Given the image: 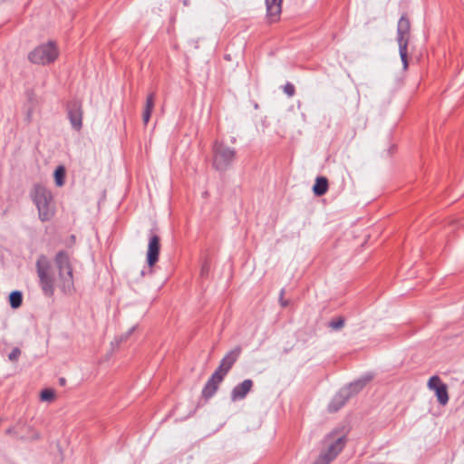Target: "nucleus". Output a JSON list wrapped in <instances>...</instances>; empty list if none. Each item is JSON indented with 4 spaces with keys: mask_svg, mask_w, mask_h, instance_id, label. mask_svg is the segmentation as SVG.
<instances>
[{
    "mask_svg": "<svg viewBox=\"0 0 464 464\" xmlns=\"http://www.w3.org/2000/svg\"><path fill=\"white\" fill-rule=\"evenodd\" d=\"M31 198L38 210V217L42 222L49 221L54 216L52 192L44 185L36 183L31 191Z\"/></svg>",
    "mask_w": 464,
    "mask_h": 464,
    "instance_id": "1",
    "label": "nucleus"
},
{
    "mask_svg": "<svg viewBox=\"0 0 464 464\" xmlns=\"http://www.w3.org/2000/svg\"><path fill=\"white\" fill-rule=\"evenodd\" d=\"M372 373H366L358 380L349 383L342 388L332 399L328 404V411L331 413L337 412L342 407L345 405L348 400L357 394L363 387L372 380Z\"/></svg>",
    "mask_w": 464,
    "mask_h": 464,
    "instance_id": "2",
    "label": "nucleus"
},
{
    "mask_svg": "<svg viewBox=\"0 0 464 464\" xmlns=\"http://www.w3.org/2000/svg\"><path fill=\"white\" fill-rule=\"evenodd\" d=\"M55 266L58 270L59 287L65 295L74 291L73 269L67 252L61 250L54 256Z\"/></svg>",
    "mask_w": 464,
    "mask_h": 464,
    "instance_id": "3",
    "label": "nucleus"
},
{
    "mask_svg": "<svg viewBox=\"0 0 464 464\" xmlns=\"http://www.w3.org/2000/svg\"><path fill=\"white\" fill-rule=\"evenodd\" d=\"M237 160V150L223 140H215L212 145V166L219 171L229 169Z\"/></svg>",
    "mask_w": 464,
    "mask_h": 464,
    "instance_id": "4",
    "label": "nucleus"
},
{
    "mask_svg": "<svg viewBox=\"0 0 464 464\" xmlns=\"http://www.w3.org/2000/svg\"><path fill=\"white\" fill-rule=\"evenodd\" d=\"M326 450H323L314 464H329L344 448L347 440L345 435H338L336 430L327 434L324 438Z\"/></svg>",
    "mask_w": 464,
    "mask_h": 464,
    "instance_id": "5",
    "label": "nucleus"
},
{
    "mask_svg": "<svg viewBox=\"0 0 464 464\" xmlns=\"http://www.w3.org/2000/svg\"><path fill=\"white\" fill-rule=\"evenodd\" d=\"M35 267L43 294L47 297H52L54 295V277L52 274V266L48 257L45 255H40L36 260Z\"/></svg>",
    "mask_w": 464,
    "mask_h": 464,
    "instance_id": "6",
    "label": "nucleus"
},
{
    "mask_svg": "<svg viewBox=\"0 0 464 464\" xmlns=\"http://www.w3.org/2000/svg\"><path fill=\"white\" fill-rule=\"evenodd\" d=\"M58 49L54 42H49L34 48L28 54L31 63L36 64L46 65L53 63L58 57Z\"/></svg>",
    "mask_w": 464,
    "mask_h": 464,
    "instance_id": "7",
    "label": "nucleus"
},
{
    "mask_svg": "<svg viewBox=\"0 0 464 464\" xmlns=\"http://www.w3.org/2000/svg\"><path fill=\"white\" fill-rule=\"evenodd\" d=\"M67 117L72 128L80 131L82 128L83 110L82 103L78 99H72L66 104Z\"/></svg>",
    "mask_w": 464,
    "mask_h": 464,
    "instance_id": "8",
    "label": "nucleus"
},
{
    "mask_svg": "<svg viewBox=\"0 0 464 464\" xmlns=\"http://www.w3.org/2000/svg\"><path fill=\"white\" fill-rule=\"evenodd\" d=\"M160 251V237L150 230L149 237V245L147 251V263L149 268L148 273H152V266L159 261V256Z\"/></svg>",
    "mask_w": 464,
    "mask_h": 464,
    "instance_id": "9",
    "label": "nucleus"
},
{
    "mask_svg": "<svg viewBox=\"0 0 464 464\" xmlns=\"http://www.w3.org/2000/svg\"><path fill=\"white\" fill-rule=\"evenodd\" d=\"M242 353V348L238 345L236 346L234 349L230 350L228 353H226V355L222 358L220 361L219 365L215 370L218 373L221 374L222 376L226 377V375L228 373V372L231 370L233 365L236 363V362L240 357V354Z\"/></svg>",
    "mask_w": 464,
    "mask_h": 464,
    "instance_id": "10",
    "label": "nucleus"
},
{
    "mask_svg": "<svg viewBox=\"0 0 464 464\" xmlns=\"http://www.w3.org/2000/svg\"><path fill=\"white\" fill-rule=\"evenodd\" d=\"M224 378L225 377L221 374L214 372L202 389V398L206 401H208L210 398H212L218 392L219 385L223 382Z\"/></svg>",
    "mask_w": 464,
    "mask_h": 464,
    "instance_id": "11",
    "label": "nucleus"
},
{
    "mask_svg": "<svg viewBox=\"0 0 464 464\" xmlns=\"http://www.w3.org/2000/svg\"><path fill=\"white\" fill-rule=\"evenodd\" d=\"M254 385L251 379H246L242 382L237 384L231 391L230 399L232 401L244 400L250 392Z\"/></svg>",
    "mask_w": 464,
    "mask_h": 464,
    "instance_id": "12",
    "label": "nucleus"
},
{
    "mask_svg": "<svg viewBox=\"0 0 464 464\" xmlns=\"http://www.w3.org/2000/svg\"><path fill=\"white\" fill-rule=\"evenodd\" d=\"M411 23L406 14H402L397 24V42L398 44H409Z\"/></svg>",
    "mask_w": 464,
    "mask_h": 464,
    "instance_id": "13",
    "label": "nucleus"
},
{
    "mask_svg": "<svg viewBox=\"0 0 464 464\" xmlns=\"http://www.w3.org/2000/svg\"><path fill=\"white\" fill-rule=\"evenodd\" d=\"M283 0H266V16L270 23L279 20Z\"/></svg>",
    "mask_w": 464,
    "mask_h": 464,
    "instance_id": "14",
    "label": "nucleus"
},
{
    "mask_svg": "<svg viewBox=\"0 0 464 464\" xmlns=\"http://www.w3.org/2000/svg\"><path fill=\"white\" fill-rule=\"evenodd\" d=\"M154 105H155V92H150L148 94V96L146 98V102H145V106H144V110H143V113H142V121L145 125L148 124V122L150 119Z\"/></svg>",
    "mask_w": 464,
    "mask_h": 464,
    "instance_id": "15",
    "label": "nucleus"
},
{
    "mask_svg": "<svg viewBox=\"0 0 464 464\" xmlns=\"http://www.w3.org/2000/svg\"><path fill=\"white\" fill-rule=\"evenodd\" d=\"M328 188V179L324 176H320L315 179V182L313 187V192L315 196L321 197L327 192Z\"/></svg>",
    "mask_w": 464,
    "mask_h": 464,
    "instance_id": "16",
    "label": "nucleus"
},
{
    "mask_svg": "<svg viewBox=\"0 0 464 464\" xmlns=\"http://www.w3.org/2000/svg\"><path fill=\"white\" fill-rule=\"evenodd\" d=\"M437 400L441 405H446L449 401V393H448V388L445 383L440 385L439 387H436L435 391Z\"/></svg>",
    "mask_w": 464,
    "mask_h": 464,
    "instance_id": "17",
    "label": "nucleus"
},
{
    "mask_svg": "<svg viewBox=\"0 0 464 464\" xmlns=\"http://www.w3.org/2000/svg\"><path fill=\"white\" fill-rule=\"evenodd\" d=\"M9 304L13 309L19 308L23 304V293L19 290H14L9 295Z\"/></svg>",
    "mask_w": 464,
    "mask_h": 464,
    "instance_id": "18",
    "label": "nucleus"
},
{
    "mask_svg": "<svg viewBox=\"0 0 464 464\" xmlns=\"http://www.w3.org/2000/svg\"><path fill=\"white\" fill-rule=\"evenodd\" d=\"M399 44V53H400V56H401V60L402 62V64H403V69L406 70L409 66V62H408V44L403 43V44Z\"/></svg>",
    "mask_w": 464,
    "mask_h": 464,
    "instance_id": "19",
    "label": "nucleus"
},
{
    "mask_svg": "<svg viewBox=\"0 0 464 464\" xmlns=\"http://www.w3.org/2000/svg\"><path fill=\"white\" fill-rule=\"evenodd\" d=\"M65 169L63 166H59L54 170V180L57 186L61 187L64 184Z\"/></svg>",
    "mask_w": 464,
    "mask_h": 464,
    "instance_id": "20",
    "label": "nucleus"
},
{
    "mask_svg": "<svg viewBox=\"0 0 464 464\" xmlns=\"http://www.w3.org/2000/svg\"><path fill=\"white\" fill-rule=\"evenodd\" d=\"M344 323H345L344 318L342 316H339L337 318L332 319L329 322L328 326L330 328H332L333 330L338 331L344 326Z\"/></svg>",
    "mask_w": 464,
    "mask_h": 464,
    "instance_id": "21",
    "label": "nucleus"
},
{
    "mask_svg": "<svg viewBox=\"0 0 464 464\" xmlns=\"http://www.w3.org/2000/svg\"><path fill=\"white\" fill-rule=\"evenodd\" d=\"M40 398L44 401H51L54 399V392L52 389H44L40 393Z\"/></svg>",
    "mask_w": 464,
    "mask_h": 464,
    "instance_id": "22",
    "label": "nucleus"
},
{
    "mask_svg": "<svg viewBox=\"0 0 464 464\" xmlns=\"http://www.w3.org/2000/svg\"><path fill=\"white\" fill-rule=\"evenodd\" d=\"M443 384L439 376H432L430 378L428 382V386L430 389L436 391V387H439L440 385Z\"/></svg>",
    "mask_w": 464,
    "mask_h": 464,
    "instance_id": "23",
    "label": "nucleus"
},
{
    "mask_svg": "<svg viewBox=\"0 0 464 464\" xmlns=\"http://www.w3.org/2000/svg\"><path fill=\"white\" fill-rule=\"evenodd\" d=\"M21 355V350L18 347L14 348L8 354V359L11 362H17Z\"/></svg>",
    "mask_w": 464,
    "mask_h": 464,
    "instance_id": "24",
    "label": "nucleus"
},
{
    "mask_svg": "<svg viewBox=\"0 0 464 464\" xmlns=\"http://www.w3.org/2000/svg\"><path fill=\"white\" fill-rule=\"evenodd\" d=\"M284 92L285 93L289 96V97H292L295 95V88L294 86V84H292L291 82H287L285 86H284Z\"/></svg>",
    "mask_w": 464,
    "mask_h": 464,
    "instance_id": "25",
    "label": "nucleus"
},
{
    "mask_svg": "<svg viewBox=\"0 0 464 464\" xmlns=\"http://www.w3.org/2000/svg\"><path fill=\"white\" fill-rule=\"evenodd\" d=\"M136 326H132L130 329H129L124 334H121L119 339L116 340L117 343H122L125 342L135 331Z\"/></svg>",
    "mask_w": 464,
    "mask_h": 464,
    "instance_id": "26",
    "label": "nucleus"
},
{
    "mask_svg": "<svg viewBox=\"0 0 464 464\" xmlns=\"http://www.w3.org/2000/svg\"><path fill=\"white\" fill-rule=\"evenodd\" d=\"M284 295H285V289L282 288L281 291H280V294H279V303H280L282 307H286L289 304V301L288 300H283Z\"/></svg>",
    "mask_w": 464,
    "mask_h": 464,
    "instance_id": "27",
    "label": "nucleus"
},
{
    "mask_svg": "<svg viewBox=\"0 0 464 464\" xmlns=\"http://www.w3.org/2000/svg\"><path fill=\"white\" fill-rule=\"evenodd\" d=\"M210 266L208 261H205L201 266V276H205L208 273Z\"/></svg>",
    "mask_w": 464,
    "mask_h": 464,
    "instance_id": "28",
    "label": "nucleus"
},
{
    "mask_svg": "<svg viewBox=\"0 0 464 464\" xmlns=\"http://www.w3.org/2000/svg\"><path fill=\"white\" fill-rule=\"evenodd\" d=\"M14 428H9L6 430V434H14Z\"/></svg>",
    "mask_w": 464,
    "mask_h": 464,
    "instance_id": "29",
    "label": "nucleus"
},
{
    "mask_svg": "<svg viewBox=\"0 0 464 464\" xmlns=\"http://www.w3.org/2000/svg\"><path fill=\"white\" fill-rule=\"evenodd\" d=\"M59 382H60L61 385H64L65 382H66V380L63 377H62V378L59 379Z\"/></svg>",
    "mask_w": 464,
    "mask_h": 464,
    "instance_id": "30",
    "label": "nucleus"
},
{
    "mask_svg": "<svg viewBox=\"0 0 464 464\" xmlns=\"http://www.w3.org/2000/svg\"><path fill=\"white\" fill-rule=\"evenodd\" d=\"M31 117H32V112H31V111H29V112L27 113V120H28V121H31Z\"/></svg>",
    "mask_w": 464,
    "mask_h": 464,
    "instance_id": "31",
    "label": "nucleus"
},
{
    "mask_svg": "<svg viewBox=\"0 0 464 464\" xmlns=\"http://www.w3.org/2000/svg\"><path fill=\"white\" fill-rule=\"evenodd\" d=\"M145 274H146V271L144 269L141 270L140 275L143 276H145Z\"/></svg>",
    "mask_w": 464,
    "mask_h": 464,
    "instance_id": "32",
    "label": "nucleus"
},
{
    "mask_svg": "<svg viewBox=\"0 0 464 464\" xmlns=\"http://www.w3.org/2000/svg\"><path fill=\"white\" fill-rule=\"evenodd\" d=\"M231 141H232L233 143H234V142H236V138H235V137H232V138H231Z\"/></svg>",
    "mask_w": 464,
    "mask_h": 464,
    "instance_id": "33",
    "label": "nucleus"
}]
</instances>
